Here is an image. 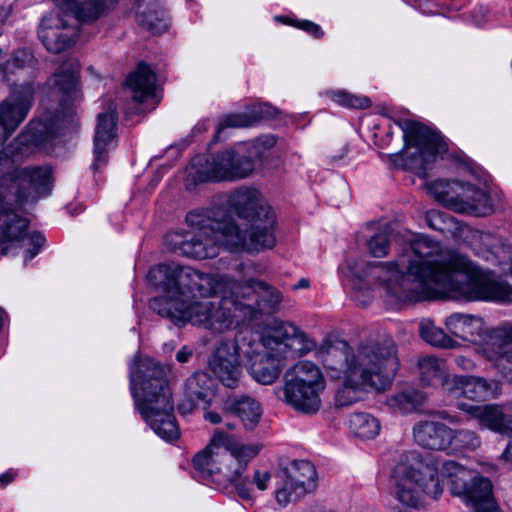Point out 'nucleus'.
Returning a JSON list of instances; mask_svg holds the SVG:
<instances>
[{
  "instance_id": "ddd939ff",
  "label": "nucleus",
  "mask_w": 512,
  "mask_h": 512,
  "mask_svg": "<svg viewBox=\"0 0 512 512\" xmlns=\"http://www.w3.org/2000/svg\"><path fill=\"white\" fill-rule=\"evenodd\" d=\"M252 174V165L242 160L238 145L206 157L197 155L186 169V186H196L204 182L234 181Z\"/></svg>"
},
{
  "instance_id": "bf43d9fd",
  "label": "nucleus",
  "mask_w": 512,
  "mask_h": 512,
  "mask_svg": "<svg viewBox=\"0 0 512 512\" xmlns=\"http://www.w3.org/2000/svg\"><path fill=\"white\" fill-rule=\"evenodd\" d=\"M465 320H475V318L472 315H467L465 316Z\"/></svg>"
},
{
  "instance_id": "de8ad7c7",
  "label": "nucleus",
  "mask_w": 512,
  "mask_h": 512,
  "mask_svg": "<svg viewBox=\"0 0 512 512\" xmlns=\"http://www.w3.org/2000/svg\"><path fill=\"white\" fill-rule=\"evenodd\" d=\"M455 363L459 368L467 371L471 370L474 367L473 362L464 356H457L455 358Z\"/></svg>"
},
{
  "instance_id": "5701e85b",
  "label": "nucleus",
  "mask_w": 512,
  "mask_h": 512,
  "mask_svg": "<svg viewBox=\"0 0 512 512\" xmlns=\"http://www.w3.org/2000/svg\"><path fill=\"white\" fill-rule=\"evenodd\" d=\"M48 85L60 95L61 107L71 116L72 107L80 98L77 66L73 64L61 66L58 71L49 78Z\"/></svg>"
},
{
  "instance_id": "f257e3e1",
  "label": "nucleus",
  "mask_w": 512,
  "mask_h": 512,
  "mask_svg": "<svg viewBox=\"0 0 512 512\" xmlns=\"http://www.w3.org/2000/svg\"><path fill=\"white\" fill-rule=\"evenodd\" d=\"M346 267L351 299L363 306L372 300L374 287L381 288L387 299L398 305L434 300H512V286L493 271L427 238L414 240L393 260L349 258Z\"/></svg>"
},
{
  "instance_id": "20e7f679",
  "label": "nucleus",
  "mask_w": 512,
  "mask_h": 512,
  "mask_svg": "<svg viewBox=\"0 0 512 512\" xmlns=\"http://www.w3.org/2000/svg\"><path fill=\"white\" fill-rule=\"evenodd\" d=\"M395 496L403 506L398 512L418 510L424 495L437 499L444 490V478L450 481L451 493L475 512H494L492 483L455 461H440L433 457L422 459L417 452L402 456L393 469Z\"/></svg>"
},
{
  "instance_id": "c85d7f7f",
  "label": "nucleus",
  "mask_w": 512,
  "mask_h": 512,
  "mask_svg": "<svg viewBox=\"0 0 512 512\" xmlns=\"http://www.w3.org/2000/svg\"><path fill=\"white\" fill-rule=\"evenodd\" d=\"M417 367L419 380L423 386L441 385L447 392L446 383L452 381V377H449L445 360L434 355H423L418 358Z\"/></svg>"
},
{
  "instance_id": "79ce46f5",
  "label": "nucleus",
  "mask_w": 512,
  "mask_h": 512,
  "mask_svg": "<svg viewBox=\"0 0 512 512\" xmlns=\"http://www.w3.org/2000/svg\"><path fill=\"white\" fill-rule=\"evenodd\" d=\"M445 218L446 214L437 210L428 211L426 214L427 224L436 231H444Z\"/></svg>"
},
{
  "instance_id": "5fc2aeb1",
  "label": "nucleus",
  "mask_w": 512,
  "mask_h": 512,
  "mask_svg": "<svg viewBox=\"0 0 512 512\" xmlns=\"http://www.w3.org/2000/svg\"><path fill=\"white\" fill-rule=\"evenodd\" d=\"M7 317L6 311L0 307V320H4Z\"/></svg>"
},
{
  "instance_id": "cd10ccee",
  "label": "nucleus",
  "mask_w": 512,
  "mask_h": 512,
  "mask_svg": "<svg viewBox=\"0 0 512 512\" xmlns=\"http://www.w3.org/2000/svg\"><path fill=\"white\" fill-rule=\"evenodd\" d=\"M277 113L278 110L269 103L253 104L244 112L233 113L223 117L218 125L216 137L225 128L250 127L261 120L273 118Z\"/></svg>"
},
{
  "instance_id": "49530a36",
  "label": "nucleus",
  "mask_w": 512,
  "mask_h": 512,
  "mask_svg": "<svg viewBox=\"0 0 512 512\" xmlns=\"http://www.w3.org/2000/svg\"><path fill=\"white\" fill-rule=\"evenodd\" d=\"M193 355V351L188 346H183L176 354V359L180 363H186Z\"/></svg>"
},
{
  "instance_id": "4be33fe9",
  "label": "nucleus",
  "mask_w": 512,
  "mask_h": 512,
  "mask_svg": "<svg viewBox=\"0 0 512 512\" xmlns=\"http://www.w3.org/2000/svg\"><path fill=\"white\" fill-rule=\"evenodd\" d=\"M116 106L111 103L108 111L98 115V122L94 137V160L90 169L99 171L108 162L107 150L116 140Z\"/></svg>"
},
{
  "instance_id": "f704fd0d",
  "label": "nucleus",
  "mask_w": 512,
  "mask_h": 512,
  "mask_svg": "<svg viewBox=\"0 0 512 512\" xmlns=\"http://www.w3.org/2000/svg\"><path fill=\"white\" fill-rule=\"evenodd\" d=\"M350 432L358 438L372 439L380 432V422L373 415L365 412L354 413L348 420Z\"/></svg>"
},
{
  "instance_id": "052dcab7",
  "label": "nucleus",
  "mask_w": 512,
  "mask_h": 512,
  "mask_svg": "<svg viewBox=\"0 0 512 512\" xmlns=\"http://www.w3.org/2000/svg\"><path fill=\"white\" fill-rule=\"evenodd\" d=\"M179 323H180V325L178 326L179 328H182L186 324L185 321H182V322H179Z\"/></svg>"
},
{
  "instance_id": "864d4df0",
  "label": "nucleus",
  "mask_w": 512,
  "mask_h": 512,
  "mask_svg": "<svg viewBox=\"0 0 512 512\" xmlns=\"http://www.w3.org/2000/svg\"><path fill=\"white\" fill-rule=\"evenodd\" d=\"M438 415H439L440 418L448 420L450 423H455L456 422L455 419L453 417H450L448 415V413L445 412V411L439 412Z\"/></svg>"
},
{
  "instance_id": "a18cd8bd",
  "label": "nucleus",
  "mask_w": 512,
  "mask_h": 512,
  "mask_svg": "<svg viewBox=\"0 0 512 512\" xmlns=\"http://www.w3.org/2000/svg\"><path fill=\"white\" fill-rule=\"evenodd\" d=\"M349 146L348 144H344L339 153L333 154L330 157V160L333 164L338 165L345 162V158L348 155Z\"/></svg>"
},
{
  "instance_id": "393cba45",
  "label": "nucleus",
  "mask_w": 512,
  "mask_h": 512,
  "mask_svg": "<svg viewBox=\"0 0 512 512\" xmlns=\"http://www.w3.org/2000/svg\"><path fill=\"white\" fill-rule=\"evenodd\" d=\"M215 381L205 372H195L185 382L184 395L188 401L179 405L182 411H190L197 404L209 405L215 395Z\"/></svg>"
},
{
  "instance_id": "37998d69",
  "label": "nucleus",
  "mask_w": 512,
  "mask_h": 512,
  "mask_svg": "<svg viewBox=\"0 0 512 512\" xmlns=\"http://www.w3.org/2000/svg\"><path fill=\"white\" fill-rule=\"evenodd\" d=\"M489 12L488 7L479 5L471 11V21L477 26H482L487 21Z\"/></svg>"
},
{
  "instance_id": "a878e982",
  "label": "nucleus",
  "mask_w": 512,
  "mask_h": 512,
  "mask_svg": "<svg viewBox=\"0 0 512 512\" xmlns=\"http://www.w3.org/2000/svg\"><path fill=\"white\" fill-rule=\"evenodd\" d=\"M451 428L441 422L419 421L413 428L414 440L423 448L447 451Z\"/></svg>"
},
{
  "instance_id": "9b49d317",
  "label": "nucleus",
  "mask_w": 512,
  "mask_h": 512,
  "mask_svg": "<svg viewBox=\"0 0 512 512\" xmlns=\"http://www.w3.org/2000/svg\"><path fill=\"white\" fill-rule=\"evenodd\" d=\"M188 268L175 262H168L156 265L149 270L147 275L149 282L168 294L154 297L149 302V309L159 317L169 320H192L194 310L196 315L209 310L206 302L188 303L184 299Z\"/></svg>"
},
{
  "instance_id": "b1692460",
  "label": "nucleus",
  "mask_w": 512,
  "mask_h": 512,
  "mask_svg": "<svg viewBox=\"0 0 512 512\" xmlns=\"http://www.w3.org/2000/svg\"><path fill=\"white\" fill-rule=\"evenodd\" d=\"M447 392L455 398L465 397L473 401H485L494 395L496 382L474 376H453L446 383Z\"/></svg>"
},
{
  "instance_id": "a211bd4d",
  "label": "nucleus",
  "mask_w": 512,
  "mask_h": 512,
  "mask_svg": "<svg viewBox=\"0 0 512 512\" xmlns=\"http://www.w3.org/2000/svg\"><path fill=\"white\" fill-rule=\"evenodd\" d=\"M283 484L277 488L275 497L281 506L298 501L316 487L317 473L307 460H294L283 470Z\"/></svg>"
},
{
  "instance_id": "c03bdc74",
  "label": "nucleus",
  "mask_w": 512,
  "mask_h": 512,
  "mask_svg": "<svg viewBox=\"0 0 512 512\" xmlns=\"http://www.w3.org/2000/svg\"><path fill=\"white\" fill-rule=\"evenodd\" d=\"M297 27L314 36L315 38H321L324 35L322 28L309 20L299 21Z\"/></svg>"
},
{
  "instance_id": "f8f14e48",
  "label": "nucleus",
  "mask_w": 512,
  "mask_h": 512,
  "mask_svg": "<svg viewBox=\"0 0 512 512\" xmlns=\"http://www.w3.org/2000/svg\"><path fill=\"white\" fill-rule=\"evenodd\" d=\"M324 389L320 368L310 361H300L285 372L280 398L296 411L313 414L321 407L320 394Z\"/></svg>"
},
{
  "instance_id": "4d7b16f0",
  "label": "nucleus",
  "mask_w": 512,
  "mask_h": 512,
  "mask_svg": "<svg viewBox=\"0 0 512 512\" xmlns=\"http://www.w3.org/2000/svg\"><path fill=\"white\" fill-rule=\"evenodd\" d=\"M226 427L229 429V430H234L235 429V424L232 423V422H227L226 423Z\"/></svg>"
},
{
  "instance_id": "603ef678",
  "label": "nucleus",
  "mask_w": 512,
  "mask_h": 512,
  "mask_svg": "<svg viewBox=\"0 0 512 512\" xmlns=\"http://www.w3.org/2000/svg\"><path fill=\"white\" fill-rule=\"evenodd\" d=\"M310 286V281L307 278H301L296 284L293 285V290L306 289Z\"/></svg>"
},
{
  "instance_id": "39448f33",
  "label": "nucleus",
  "mask_w": 512,
  "mask_h": 512,
  "mask_svg": "<svg viewBox=\"0 0 512 512\" xmlns=\"http://www.w3.org/2000/svg\"><path fill=\"white\" fill-rule=\"evenodd\" d=\"M262 449L259 443L240 444L233 435L217 429L208 446L193 459V465L203 477L232 484L237 494L245 500L252 498L253 486L265 491L271 480V473L256 469L252 477L244 476L248 463Z\"/></svg>"
},
{
  "instance_id": "13d9d810",
  "label": "nucleus",
  "mask_w": 512,
  "mask_h": 512,
  "mask_svg": "<svg viewBox=\"0 0 512 512\" xmlns=\"http://www.w3.org/2000/svg\"><path fill=\"white\" fill-rule=\"evenodd\" d=\"M420 8H421V11H422L423 13H426V14H433V13H435V12H434L433 10H431V9H425V8H422L421 6H420Z\"/></svg>"
},
{
  "instance_id": "7c9ffc66",
  "label": "nucleus",
  "mask_w": 512,
  "mask_h": 512,
  "mask_svg": "<svg viewBox=\"0 0 512 512\" xmlns=\"http://www.w3.org/2000/svg\"><path fill=\"white\" fill-rule=\"evenodd\" d=\"M242 289V297H249L251 293L257 294V307L261 311L271 312L277 308L282 300L280 291L269 287L265 282L255 279L247 280Z\"/></svg>"
},
{
  "instance_id": "3c124183",
  "label": "nucleus",
  "mask_w": 512,
  "mask_h": 512,
  "mask_svg": "<svg viewBox=\"0 0 512 512\" xmlns=\"http://www.w3.org/2000/svg\"><path fill=\"white\" fill-rule=\"evenodd\" d=\"M501 459L512 466V441L508 443L506 449L501 454Z\"/></svg>"
},
{
  "instance_id": "a19ab883",
  "label": "nucleus",
  "mask_w": 512,
  "mask_h": 512,
  "mask_svg": "<svg viewBox=\"0 0 512 512\" xmlns=\"http://www.w3.org/2000/svg\"><path fill=\"white\" fill-rule=\"evenodd\" d=\"M367 247L370 254L376 258H382L389 253V239L385 232L375 234L367 242Z\"/></svg>"
},
{
  "instance_id": "58836bf2",
  "label": "nucleus",
  "mask_w": 512,
  "mask_h": 512,
  "mask_svg": "<svg viewBox=\"0 0 512 512\" xmlns=\"http://www.w3.org/2000/svg\"><path fill=\"white\" fill-rule=\"evenodd\" d=\"M330 96L333 101L347 108L365 109L371 105L368 97L357 96L343 90L333 91Z\"/></svg>"
},
{
  "instance_id": "72a5a7b5",
  "label": "nucleus",
  "mask_w": 512,
  "mask_h": 512,
  "mask_svg": "<svg viewBox=\"0 0 512 512\" xmlns=\"http://www.w3.org/2000/svg\"><path fill=\"white\" fill-rule=\"evenodd\" d=\"M136 20L140 26L153 34H161L169 27V20L164 8L157 2L149 3L137 13Z\"/></svg>"
},
{
  "instance_id": "c9c22d12",
  "label": "nucleus",
  "mask_w": 512,
  "mask_h": 512,
  "mask_svg": "<svg viewBox=\"0 0 512 512\" xmlns=\"http://www.w3.org/2000/svg\"><path fill=\"white\" fill-rule=\"evenodd\" d=\"M449 438V447L447 451L450 453L462 454L472 452L481 446V438L473 430L451 429Z\"/></svg>"
},
{
  "instance_id": "09e8293b",
  "label": "nucleus",
  "mask_w": 512,
  "mask_h": 512,
  "mask_svg": "<svg viewBox=\"0 0 512 512\" xmlns=\"http://www.w3.org/2000/svg\"><path fill=\"white\" fill-rule=\"evenodd\" d=\"M16 477V472L13 470H8L7 472L0 475V484L5 487L10 484L14 478Z\"/></svg>"
},
{
  "instance_id": "8fccbe9b",
  "label": "nucleus",
  "mask_w": 512,
  "mask_h": 512,
  "mask_svg": "<svg viewBox=\"0 0 512 512\" xmlns=\"http://www.w3.org/2000/svg\"><path fill=\"white\" fill-rule=\"evenodd\" d=\"M205 420L209 421L212 424H219L222 420L221 416L214 411H207L204 413Z\"/></svg>"
},
{
  "instance_id": "2f4dec72",
  "label": "nucleus",
  "mask_w": 512,
  "mask_h": 512,
  "mask_svg": "<svg viewBox=\"0 0 512 512\" xmlns=\"http://www.w3.org/2000/svg\"><path fill=\"white\" fill-rule=\"evenodd\" d=\"M225 409L239 417L244 427L249 430L256 427L262 415L260 404L250 397H242L227 402Z\"/></svg>"
},
{
  "instance_id": "6e6552de",
  "label": "nucleus",
  "mask_w": 512,
  "mask_h": 512,
  "mask_svg": "<svg viewBox=\"0 0 512 512\" xmlns=\"http://www.w3.org/2000/svg\"><path fill=\"white\" fill-rule=\"evenodd\" d=\"M23 176L24 181L32 182L33 191L7 194L5 181H0V256L7 253L6 243L18 242L26 236L30 246L25 254V263H27L40 252L45 243V237L37 231L26 234L29 220L19 213V209L50 195L52 170L26 171Z\"/></svg>"
},
{
  "instance_id": "412c9836",
  "label": "nucleus",
  "mask_w": 512,
  "mask_h": 512,
  "mask_svg": "<svg viewBox=\"0 0 512 512\" xmlns=\"http://www.w3.org/2000/svg\"><path fill=\"white\" fill-rule=\"evenodd\" d=\"M457 407L477 420L481 428L512 437V415L505 414L503 406L496 404L471 405L459 402Z\"/></svg>"
},
{
  "instance_id": "423d86ee",
  "label": "nucleus",
  "mask_w": 512,
  "mask_h": 512,
  "mask_svg": "<svg viewBox=\"0 0 512 512\" xmlns=\"http://www.w3.org/2000/svg\"><path fill=\"white\" fill-rule=\"evenodd\" d=\"M255 335L261 350L252 347L255 338L243 351L249 361L250 375L259 383L272 384L288 361L302 357L316 348V342L293 322H255Z\"/></svg>"
},
{
  "instance_id": "6ab92c4d",
  "label": "nucleus",
  "mask_w": 512,
  "mask_h": 512,
  "mask_svg": "<svg viewBox=\"0 0 512 512\" xmlns=\"http://www.w3.org/2000/svg\"><path fill=\"white\" fill-rule=\"evenodd\" d=\"M246 336L241 330L236 336L235 343L225 342L217 347L209 360V366L219 381L228 388H235L240 380L239 351H244Z\"/></svg>"
},
{
  "instance_id": "473e14b6",
  "label": "nucleus",
  "mask_w": 512,
  "mask_h": 512,
  "mask_svg": "<svg viewBox=\"0 0 512 512\" xmlns=\"http://www.w3.org/2000/svg\"><path fill=\"white\" fill-rule=\"evenodd\" d=\"M426 398V394L422 391L413 387H406L389 396L386 403L393 411L408 414L421 407Z\"/></svg>"
},
{
  "instance_id": "e433bc0d",
  "label": "nucleus",
  "mask_w": 512,
  "mask_h": 512,
  "mask_svg": "<svg viewBox=\"0 0 512 512\" xmlns=\"http://www.w3.org/2000/svg\"><path fill=\"white\" fill-rule=\"evenodd\" d=\"M419 331L423 341L431 346L437 348H454L456 346V341L434 322H422Z\"/></svg>"
},
{
  "instance_id": "6e6d98bb",
  "label": "nucleus",
  "mask_w": 512,
  "mask_h": 512,
  "mask_svg": "<svg viewBox=\"0 0 512 512\" xmlns=\"http://www.w3.org/2000/svg\"><path fill=\"white\" fill-rule=\"evenodd\" d=\"M202 323L204 324V327L207 329H211L214 324L213 322H207V321H204Z\"/></svg>"
},
{
  "instance_id": "aec40b11",
  "label": "nucleus",
  "mask_w": 512,
  "mask_h": 512,
  "mask_svg": "<svg viewBox=\"0 0 512 512\" xmlns=\"http://www.w3.org/2000/svg\"><path fill=\"white\" fill-rule=\"evenodd\" d=\"M187 280L185 285V296L184 299L187 302H206L208 303V311L196 315L194 310V317L198 320H220L219 317L213 314V303L208 299L210 296L218 293L220 285L215 276L199 272L191 267L188 268L186 274Z\"/></svg>"
},
{
  "instance_id": "dca6fc26",
  "label": "nucleus",
  "mask_w": 512,
  "mask_h": 512,
  "mask_svg": "<svg viewBox=\"0 0 512 512\" xmlns=\"http://www.w3.org/2000/svg\"><path fill=\"white\" fill-rule=\"evenodd\" d=\"M429 189L438 202L455 212L486 216L494 210L487 191L472 184L436 180Z\"/></svg>"
},
{
  "instance_id": "9d476101",
  "label": "nucleus",
  "mask_w": 512,
  "mask_h": 512,
  "mask_svg": "<svg viewBox=\"0 0 512 512\" xmlns=\"http://www.w3.org/2000/svg\"><path fill=\"white\" fill-rule=\"evenodd\" d=\"M62 118L45 117L29 122L26 129L8 146L0 151V181L4 180L7 194L33 191V184L22 178L26 171L51 169L48 166L18 168L17 162L26 154L30 146H38L55 137L64 128Z\"/></svg>"
},
{
  "instance_id": "7ed1b4c3",
  "label": "nucleus",
  "mask_w": 512,
  "mask_h": 512,
  "mask_svg": "<svg viewBox=\"0 0 512 512\" xmlns=\"http://www.w3.org/2000/svg\"><path fill=\"white\" fill-rule=\"evenodd\" d=\"M318 354L329 376L340 382L334 397L338 408L362 401L368 390L390 389L400 366L397 345L389 337L361 344L354 351L347 341L330 334Z\"/></svg>"
},
{
  "instance_id": "f3484780",
  "label": "nucleus",
  "mask_w": 512,
  "mask_h": 512,
  "mask_svg": "<svg viewBox=\"0 0 512 512\" xmlns=\"http://www.w3.org/2000/svg\"><path fill=\"white\" fill-rule=\"evenodd\" d=\"M35 95L31 82L14 86L9 95L0 103V142H5L25 120Z\"/></svg>"
},
{
  "instance_id": "c756f323",
  "label": "nucleus",
  "mask_w": 512,
  "mask_h": 512,
  "mask_svg": "<svg viewBox=\"0 0 512 512\" xmlns=\"http://www.w3.org/2000/svg\"><path fill=\"white\" fill-rule=\"evenodd\" d=\"M275 144V136L263 135L252 141L238 143V154L242 160L251 162L253 172L257 164L263 166L268 161Z\"/></svg>"
},
{
  "instance_id": "1a4fd4ad",
  "label": "nucleus",
  "mask_w": 512,
  "mask_h": 512,
  "mask_svg": "<svg viewBox=\"0 0 512 512\" xmlns=\"http://www.w3.org/2000/svg\"><path fill=\"white\" fill-rule=\"evenodd\" d=\"M59 11L43 17L38 36L51 53L72 47L79 36L80 23L98 19L117 0H55Z\"/></svg>"
},
{
  "instance_id": "ea45409f",
  "label": "nucleus",
  "mask_w": 512,
  "mask_h": 512,
  "mask_svg": "<svg viewBox=\"0 0 512 512\" xmlns=\"http://www.w3.org/2000/svg\"><path fill=\"white\" fill-rule=\"evenodd\" d=\"M35 58L33 54L26 49H19L15 51L11 60L7 61L3 67L4 80L8 81L6 72H13L14 69H23L25 67L33 66Z\"/></svg>"
},
{
  "instance_id": "0eeeda50",
  "label": "nucleus",
  "mask_w": 512,
  "mask_h": 512,
  "mask_svg": "<svg viewBox=\"0 0 512 512\" xmlns=\"http://www.w3.org/2000/svg\"><path fill=\"white\" fill-rule=\"evenodd\" d=\"M129 381L135 408L145 422L163 440L178 439L180 431L163 367L153 359H141L136 354L129 363Z\"/></svg>"
},
{
  "instance_id": "f03ea898",
  "label": "nucleus",
  "mask_w": 512,
  "mask_h": 512,
  "mask_svg": "<svg viewBox=\"0 0 512 512\" xmlns=\"http://www.w3.org/2000/svg\"><path fill=\"white\" fill-rule=\"evenodd\" d=\"M230 209L246 221L242 230L226 208H196L186 215L194 233L186 235L178 249L194 259L214 258L220 247L231 252H254L274 247L276 215L263 194L253 187H241L228 198Z\"/></svg>"
},
{
  "instance_id": "2eb2a0df",
  "label": "nucleus",
  "mask_w": 512,
  "mask_h": 512,
  "mask_svg": "<svg viewBox=\"0 0 512 512\" xmlns=\"http://www.w3.org/2000/svg\"><path fill=\"white\" fill-rule=\"evenodd\" d=\"M396 124L403 131L405 148H415L414 153L405 151L401 155L405 168L424 178L437 154L445 151L446 145L439 134L419 122L404 119Z\"/></svg>"
},
{
  "instance_id": "4c0bfd02",
  "label": "nucleus",
  "mask_w": 512,
  "mask_h": 512,
  "mask_svg": "<svg viewBox=\"0 0 512 512\" xmlns=\"http://www.w3.org/2000/svg\"><path fill=\"white\" fill-rule=\"evenodd\" d=\"M488 262L493 265H499L504 272H509L512 275V246L499 242L492 250L485 252L483 256Z\"/></svg>"
},
{
  "instance_id": "bb28decb",
  "label": "nucleus",
  "mask_w": 512,
  "mask_h": 512,
  "mask_svg": "<svg viewBox=\"0 0 512 512\" xmlns=\"http://www.w3.org/2000/svg\"><path fill=\"white\" fill-rule=\"evenodd\" d=\"M135 102L154 101L156 89V74L146 63H140L131 72L125 82Z\"/></svg>"
},
{
  "instance_id": "4468645a",
  "label": "nucleus",
  "mask_w": 512,
  "mask_h": 512,
  "mask_svg": "<svg viewBox=\"0 0 512 512\" xmlns=\"http://www.w3.org/2000/svg\"><path fill=\"white\" fill-rule=\"evenodd\" d=\"M455 337L475 344L484 345L498 354L497 368L502 377L512 383V324H504L490 330L485 322H445Z\"/></svg>"
}]
</instances>
